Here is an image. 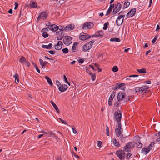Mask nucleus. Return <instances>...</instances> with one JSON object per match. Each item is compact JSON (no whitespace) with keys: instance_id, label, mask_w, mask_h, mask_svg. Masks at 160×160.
Returning a JSON list of instances; mask_svg holds the SVG:
<instances>
[{"instance_id":"7c9ffc66","label":"nucleus","mask_w":160,"mask_h":160,"mask_svg":"<svg viewBox=\"0 0 160 160\" xmlns=\"http://www.w3.org/2000/svg\"><path fill=\"white\" fill-rule=\"evenodd\" d=\"M88 74L91 77V79L92 81H94L96 79V75L95 74H93V73L92 72H88Z\"/></svg>"},{"instance_id":"c756f323","label":"nucleus","mask_w":160,"mask_h":160,"mask_svg":"<svg viewBox=\"0 0 160 160\" xmlns=\"http://www.w3.org/2000/svg\"><path fill=\"white\" fill-rule=\"evenodd\" d=\"M137 71L140 73H146L147 72L145 68H142L141 69H138Z\"/></svg>"},{"instance_id":"1a4fd4ad","label":"nucleus","mask_w":160,"mask_h":160,"mask_svg":"<svg viewBox=\"0 0 160 160\" xmlns=\"http://www.w3.org/2000/svg\"><path fill=\"white\" fill-rule=\"evenodd\" d=\"M130 135V134L127 131L125 132L124 133L121 135L120 138V140L122 142H125L126 138Z\"/></svg>"},{"instance_id":"864d4df0","label":"nucleus","mask_w":160,"mask_h":160,"mask_svg":"<svg viewBox=\"0 0 160 160\" xmlns=\"http://www.w3.org/2000/svg\"><path fill=\"white\" fill-rule=\"evenodd\" d=\"M24 64L28 67H29L30 66V63L27 60Z\"/></svg>"},{"instance_id":"603ef678","label":"nucleus","mask_w":160,"mask_h":160,"mask_svg":"<svg viewBox=\"0 0 160 160\" xmlns=\"http://www.w3.org/2000/svg\"><path fill=\"white\" fill-rule=\"evenodd\" d=\"M132 155V154L130 153H127L126 158L127 159H129L130 158V157Z\"/></svg>"},{"instance_id":"58836bf2","label":"nucleus","mask_w":160,"mask_h":160,"mask_svg":"<svg viewBox=\"0 0 160 160\" xmlns=\"http://www.w3.org/2000/svg\"><path fill=\"white\" fill-rule=\"evenodd\" d=\"M42 32V35L44 38H47L48 37L49 35L46 32Z\"/></svg>"},{"instance_id":"412c9836","label":"nucleus","mask_w":160,"mask_h":160,"mask_svg":"<svg viewBox=\"0 0 160 160\" xmlns=\"http://www.w3.org/2000/svg\"><path fill=\"white\" fill-rule=\"evenodd\" d=\"M52 46V43H49L48 45H42V47L43 48H45L47 49H51Z\"/></svg>"},{"instance_id":"423d86ee","label":"nucleus","mask_w":160,"mask_h":160,"mask_svg":"<svg viewBox=\"0 0 160 160\" xmlns=\"http://www.w3.org/2000/svg\"><path fill=\"white\" fill-rule=\"evenodd\" d=\"M91 35H88L87 33H82L80 34L79 37V38L82 40L84 41L91 38Z\"/></svg>"},{"instance_id":"bb28decb","label":"nucleus","mask_w":160,"mask_h":160,"mask_svg":"<svg viewBox=\"0 0 160 160\" xmlns=\"http://www.w3.org/2000/svg\"><path fill=\"white\" fill-rule=\"evenodd\" d=\"M58 37L57 40H62L64 36L63 32H61L59 34H58Z\"/></svg>"},{"instance_id":"cd10ccee","label":"nucleus","mask_w":160,"mask_h":160,"mask_svg":"<svg viewBox=\"0 0 160 160\" xmlns=\"http://www.w3.org/2000/svg\"><path fill=\"white\" fill-rule=\"evenodd\" d=\"M110 41L111 42H119L121 41L120 38H112L110 39Z\"/></svg>"},{"instance_id":"4c0bfd02","label":"nucleus","mask_w":160,"mask_h":160,"mask_svg":"<svg viewBox=\"0 0 160 160\" xmlns=\"http://www.w3.org/2000/svg\"><path fill=\"white\" fill-rule=\"evenodd\" d=\"M109 25V23L107 22L105 23L104 25V27L103 28V29L104 30H106L107 29L108 26Z\"/></svg>"},{"instance_id":"6e6d98bb","label":"nucleus","mask_w":160,"mask_h":160,"mask_svg":"<svg viewBox=\"0 0 160 160\" xmlns=\"http://www.w3.org/2000/svg\"><path fill=\"white\" fill-rule=\"evenodd\" d=\"M120 101H119L118 100V99L117 101H116V102L114 103V105L116 107H118L119 106V102H118Z\"/></svg>"},{"instance_id":"72a5a7b5","label":"nucleus","mask_w":160,"mask_h":160,"mask_svg":"<svg viewBox=\"0 0 160 160\" xmlns=\"http://www.w3.org/2000/svg\"><path fill=\"white\" fill-rule=\"evenodd\" d=\"M130 3L129 2L127 1L125 2L123 5V8H125L129 6L130 5Z\"/></svg>"},{"instance_id":"13d9d810","label":"nucleus","mask_w":160,"mask_h":160,"mask_svg":"<svg viewBox=\"0 0 160 160\" xmlns=\"http://www.w3.org/2000/svg\"><path fill=\"white\" fill-rule=\"evenodd\" d=\"M72 131H73V132L75 134H76L77 132V130H76V129L75 128H74V127H73L72 126Z\"/></svg>"},{"instance_id":"e433bc0d","label":"nucleus","mask_w":160,"mask_h":160,"mask_svg":"<svg viewBox=\"0 0 160 160\" xmlns=\"http://www.w3.org/2000/svg\"><path fill=\"white\" fill-rule=\"evenodd\" d=\"M82 28L84 30H86L88 29V26L87 24V22L83 24Z\"/></svg>"},{"instance_id":"c03bdc74","label":"nucleus","mask_w":160,"mask_h":160,"mask_svg":"<svg viewBox=\"0 0 160 160\" xmlns=\"http://www.w3.org/2000/svg\"><path fill=\"white\" fill-rule=\"evenodd\" d=\"M87 24L88 26V28H91L93 26V24L92 23L88 22H87Z\"/></svg>"},{"instance_id":"20e7f679","label":"nucleus","mask_w":160,"mask_h":160,"mask_svg":"<svg viewBox=\"0 0 160 160\" xmlns=\"http://www.w3.org/2000/svg\"><path fill=\"white\" fill-rule=\"evenodd\" d=\"M114 115L117 122H121L122 118V112L121 111L118 110L117 111H115L114 112Z\"/></svg>"},{"instance_id":"6ab92c4d","label":"nucleus","mask_w":160,"mask_h":160,"mask_svg":"<svg viewBox=\"0 0 160 160\" xmlns=\"http://www.w3.org/2000/svg\"><path fill=\"white\" fill-rule=\"evenodd\" d=\"M50 102L52 104V105L53 107L55 109L56 112L58 113H60V111H59V110L58 109V106H57V105L55 103H54L52 101H51Z\"/></svg>"},{"instance_id":"37998d69","label":"nucleus","mask_w":160,"mask_h":160,"mask_svg":"<svg viewBox=\"0 0 160 160\" xmlns=\"http://www.w3.org/2000/svg\"><path fill=\"white\" fill-rule=\"evenodd\" d=\"M119 11V10H118V9L114 8L113 9V11L112 12V14L113 15L116 14V13H118Z\"/></svg>"},{"instance_id":"c85d7f7f","label":"nucleus","mask_w":160,"mask_h":160,"mask_svg":"<svg viewBox=\"0 0 160 160\" xmlns=\"http://www.w3.org/2000/svg\"><path fill=\"white\" fill-rule=\"evenodd\" d=\"M121 4L119 2H118L115 5V8L118 10H120L121 9Z\"/></svg>"},{"instance_id":"2f4dec72","label":"nucleus","mask_w":160,"mask_h":160,"mask_svg":"<svg viewBox=\"0 0 160 160\" xmlns=\"http://www.w3.org/2000/svg\"><path fill=\"white\" fill-rule=\"evenodd\" d=\"M39 61L42 68H45V64L44 63V61L41 58L39 59Z\"/></svg>"},{"instance_id":"aec40b11","label":"nucleus","mask_w":160,"mask_h":160,"mask_svg":"<svg viewBox=\"0 0 160 160\" xmlns=\"http://www.w3.org/2000/svg\"><path fill=\"white\" fill-rule=\"evenodd\" d=\"M149 151L150 150L147 147H146L143 148L141 150V152L144 154H148Z\"/></svg>"},{"instance_id":"f3484780","label":"nucleus","mask_w":160,"mask_h":160,"mask_svg":"<svg viewBox=\"0 0 160 160\" xmlns=\"http://www.w3.org/2000/svg\"><path fill=\"white\" fill-rule=\"evenodd\" d=\"M115 131L116 136L118 137H119L120 135H121V134L122 132V129L116 128L115 129Z\"/></svg>"},{"instance_id":"f704fd0d","label":"nucleus","mask_w":160,"mask_h":160,"mask_svg":"<svg viewBox=\"0 0 160 160\" xmlns=\"http://www.w3.org/2000/svg\"><path fill=\"white\" fill-rule=\"evenodd\" d=\"M96 33H97L98 34L97 35H98V37H99L100 38L101 37V36L103 35L102 34L103 33V31L102 30L98 31Z\"/></svg>"},{"instance_id":"0e129e2a","label":"nucleus","mask_w":160,"mask_h":160,"mask_svg":"<svg viewBox=\"0 0 160 160\" xmlns=\"http://www.w3.org/2000/svg\"><path fill=\"white\" fill-rule=\"evenodd\" d=\"M48 29L47 28H44L42 29L41 31V32H48Z\"/></svg>"},{"instance_id":"8fccbe9b","label":"nucleus","mask_w":160,"mask_h":160,"mask_svg":"<svg viewBox=\"0 0 160 160\" xmlns=\"http://www.w3.org/2000/svg\"><path fill=\"white\" fill-rule=\"evenodd\" d=\"M158 37V36L156 35L155 38L152 39V44H153L155 43V42H156V41L157 40V38Z\"/></svg>"},{"instance_id":"9b49d317","label":"nucleus","mask_w":160,"mask_h":160,"mask_svg":"<svg viewBox=\"0 0 160 160\" xmlns=\"http://www.w3.org/2000/svg\"><path fill=\"white\" fill-rule=\"evenodd\" d=\"M118 89H120L122 90L125 91L126 88L125 84L124 83L119 84L118 83H116Z\"/></svg>"},{"instance_id":"052dcab7","label":"nucleus","mask_w":160,"mask_h":160,"mask_svg":"<svg viewBox=\"0 0 160 160\" xmlns=\"http://www.w3.org/2000/svg\"><path fill=\"white\" fill-rule=\"evenodd\" d=\"M112 89L114 90H116L117 89H118L117 84H116L115 86L112 87Z\"/></svg>"},{"instance_id":"4468645a","label":"nucleus","mask_w":160,"mask_h":160,"mask_svg":"<svg viewBox=\"0 0 160 160\" xmlns=\"http://www.w3.org/2000/svg\"><path fill=\"white\" fill-rule=\"evenodd\" d=\"M68 88V87L66 84H63L58 87L59 90L61 92H63L65 91Z\"/></svg>"},{"instance_id":"5fc2aeb1","label":"nucleus","mask_w":160,"mask_h":160,"mask_svg":"<svg viewBox=\"0 0 160 160\" xmlns=\"http://www.w3.org/2000/svg\"><path fill=\"white\" fill-rule=\"evenodd\" d=\"M72 51L73 52H76L77 51L75 46H73L72 48Z\"/></svg>"},{"instance_id":"6e6552de","label":"nucleus","mask_w":160,"mask_h":160,"mask_svg":"<svg viewBox=\"0 0 160 160\" xmlns=\"http://www.w3.org/2000/svg\"><path fill=\"white\" fill-rule=\"evenodd\" d=\"M124 17L125 15H120L118 17L116 21V24L118 26H120L122 24L123 19H122V18Z\"/></svg>"},{"instance_id":"4be33fe9","label":"nucleus","mask_w":160,"mask_h":160,"mask_svg":"<svg viewBox=\"0 0 160 160\" xmlns=\"http://www.w3.org/2000/svg\"><path fill=\"white\" fill-rule=\"evenodd\" d=\"M26 58L23 56H21L19 59V62L22 64H24V63L27 61Z\"/></svg>"},{"instance_id":"79ce46f5","label":"nucleus","mask_w":160,"mask_h":160,"mask_svg":"<svg viewBox=\"0 0 160 160\" xmlns=\"http://www.w3.org/2000/svg\"><path fill=\"white\" fill-rule=\"evenodd\" d=\"M62 50L64 54L68 53V49L67 48H63Z\"/></svg>"},{"instance_id":"b1692460","label":"nucleus","mask_w":160,"mask_h":160,"mask_svg":"<svg viewBox=\"0 0 160 160\" xmlns=\"http://www.w3.org/2000/svg\"><path fill=\"white\" fill-rule=\"evenodd\" d=\"M15 78V82L16 83L18 84L19 83V80L18 78L19 75L17 73H15L13 76Z\"/></svg>"},{"instance_id":"4d7b16f0","label":"nucleus","mask_w":160,"mask_h":160,"mask_svg":"<svg viewBox=\"0 0 160 160\" xmlns=\"http://www.w3.org/2000/svg\"><path fill=\"white\" fill-rule=\"evenodd\" d=\"M113 144L114 145L116 146L120 147V146L118 142H114Z\"/></svg>"},{"instance_id":"a18cd8bd","label":"nucleus","mask_w":160,"mask_h":160,"mask_svg":"<svg viewBox=\"0 0 160 160\" xmlns=\"http://www.w3.org/2000/svg\"><path fill=\"white\" fill-rule=\"evenodd\" d=\"M106 133L108 136L109 135V128L107 125L106 126Z\"/></svg>"},{"instance_id":"e2e57ef3","label":"nucleus","mask_w":160,"mask_h":160,"mask_svg":"<svg viewBox=\"0 0 160 160\" xmlns=\"http://www.w3.org/2000/svg\"><path fill=\"white\" fill-rule=\"evenodd\" d=\"M102 143V142L100 141H98L97 144V145L99 147H101V145Z\"/></svg>"},{"instance_id":"a878e982","label":"nucleus","mask_w":160,"mask_h":160,"mask_svg":"<svg viewBox=\"0 0 160 160\" xmlns=\"http://www.w3.org/2000/svg\"><path fill=\"white\" fill-rule=\"evenodd\" d=\"M30 5L32 8H36L37 7V3L32 1L30 2Z\"/></svg>"},{"instance_id":"7ed1b4c3","label":"nucleus","mask_w":160,"mask_h":160,"mask_svg":"<svg viewBox=\"0 0 160 160\" xmlns=\"http://www.w3.org/2000/svg\"><path fill=\"white\" fill-rule=\"evenodd\" d=\"M116 154L121 160H123L125 159V153L124 150L117 151Z\"/></svg>"},{"instance_id":"bf43d9fd","label":"nucleus","mask_w":160,"mask_h":160,"mask_svg":"<svg viewBox=\"0 0 160 160\" xmlns=\"http://www.w3.org/2000/svg\"><path fill=\"white\" fill-rule=\"evenodd\" d=\"M34 67L35 68L37 72L38 73H40V70L38 68V66L37 65H35V66Z\"/></svg>"},{"instance_id":"5701e85b","label":"nucleus","mask_w":160,"mask_h":160,"mask_svg":"<svg viewBox=\"0 0 160 160\" xmlns=\"http://www.w3.org/2000/svg\"><path fill=\"white\" fill-rule=\"evenodd\" d=\"M58 29L59 30V31L56 32V35L57 36L58 35V34H59L61 32H62V31H63L64 30L63 26L60 25L58 26Z\"/></svg>"},{"instance_id":"a211bd4d","label":"nucleus","mask_w":160,"mask_h":160,"mask_svg":"<svg viewBox=\"0 0 160 160\" xmlns=\"http://www.w3.org/2000/svg\"><path fill=\"white\" fill-rule=\"evenodd\" d=\"M95 42V41L94 40H92L90 42H89L88 43H87L86 44V46H87L88 49L89 50L92 47V45Z\"/></svg>"},{"instance_id":"69168bd1","label":"nucleus","mask_w":160,"mask_h":160,"mask_svg":"<svg viewBox=\"0 0 160 160\" xmlns=\"http://www.w3.org/2000/svg\"><path fill=\"white\" fill-rule=\"evenodd\" d=\"M63 78H64V81L65 82H68V79H67V77H66V76L65 75H63Z\"/></svg>"},{"instance_id":"473e14b6","label":"nucleus","mask_w":160,"mask_h":160,"mask_svg":"<svg viewBox=\"0 0 160 160\" xmlns=\"http://www.w3.org/2000/svg\"><path fill=\"white\" fill-rule=\"evenodd\" d=\"M140 88L141 91V93H142V92L149 88V87L148 86H144Z\"/></svg>"},{"instance_id":"f257e3e1","label":"nucleus","mask_w":160,"mask_h":160,"mask_svg":"<svg viewBox=\"0 0 160 160\" xmlns=\"http://www.w3.org/2000/svg\"><path fill=\"white\" fill-rule=\"evenodd\" d=\"M135 143L133 142H130L126 144L124 147V150L127 152L131 151V149L132 148H134Z\"/></svg>"},{"instance_id":"dca6fc26","label":"nucleus","mask_w":160,"mask_h":160,"mask_svg":"<svg viewBox=\"0 0 160 160\" xmlns=\"http://www.w3.org/2000/svg\"><path fill=\"white\" fill-rule=\"evenodd\" d=\"M74 28V27L72 24H69L67 26L64 28V30L67 31H71L73 30Z\"/></svg>"},{"instance_id":"a19ab883","label":"nucleus","mask_w":160,"mask_h":160,"mask_svg":"<svg viewBox=\"0 0 160 160\" xmlns=\"http://www.w3.org/2000/svg\"><path fill=\"white\" fill-rule=\"evenodd\" d=\"M135 143L137 145V147L138 148H141L142 146V144L140 142H136Z\"/></svg>"},{"instance_id":"f8f14e48","label":"nucleus","mask_w":160,"mask_h":160,"mask_svg":"<svg viewBox=\"0 0 160 160\" xmlns=\"http://www.w3.org/2000/svg\"><path fill=\"white\" fill-rule=\"evenodd\" d=\"M125 97V93H123L121 92H119L118 95V100L119 101H122Z\"/></svg>"},{"instance_id":"393cba45","label":"nucleus","mask_w":160,"mask_h":160,"mask_svg":"<svg viewBox=\"0 0 160 160\" xmlns=\"http://www.w3.org/2000/svg\"><path fill=\"white\" fill-rule=\"evenodd\" d=\"M45 78L47 80V82L49 84L52 86H53V83L51 80V79L48 76H46Z\"/></svg>"},{"instance_id":"ddd939ff","label":"nucleus","mask_w":160,"mask_h":160,"mask_svg":"<svg viewBox=\"0 0 160 160\" xmlns=\"http://www.w3.org/2000/svg\"><path fill=\"white\" fill-rule=\"evenodd\" d=\"M115 96V92H113L112 94H111L109 99L108 104L109 106L112 105L113 99Z\"/></svg>"},{"instance_id":"3c124183","label":"nucleus","mask_w":160,"mask_h":160,"mask_svg":"<svg viewBox=\"0 0 160 160\" xmlns=\"http://www.w3.org/2000/svg\"><path fill=\"white\" fill-rule=\"evenodd\" d=\"M121 122H118L117 125L118 126V128H117L119 129H122V125Z\"/></svg>"},{"instance_id":"0eeeda50","label":"nucleus","mask_w":160,"mask_h":160,"mask_svg":"<svg viewBox=\"0 0 160 160\" xmlns=\"http://www.w3.org/2000/svg\"><path fill=\"white\" fill-rule=\"evenodd\" d=\"M136 8H134L131 9L127 14L126 16L127 18L131 17L134 16L136 13Z\"/></svg>"},{"instance_id":"09e8293b","label":"nucleus","mask_w":160,"mask_h":160,"mask_svg":"<svg viewBox=\"0 0 160 160\" xmlns=\"http://www.w3.org/2000/svg\"><path fill=\"white\" fill-rule=\"evenodd\" d=\"M112 9H111V8H109L108 9L107 12V13H106V16L109 14L112 11Z\"/></svg>"},{"instance_id":"c9c22d12","label":"nucleus","mask_w":160,"mask_h":160,"mask_svg":"<svg viewBox=\"0 0 160 160\" xmlns=\"http://www.w3.org/2000/svg\"><path fill=\"white\" fill-rule=\"evenodd\" d=\"M82 51L84 52H86L89 50L88 49V48L85 44L82 47Z\"/></svg>"},{"instance_id":"49530a36","label":"nucleus","mask_w":160,"mask_h":160,"mask_svg":"<svg viewBox=\"0 0 160 160\" xmlns=\"http://www.w3.org/2000/svg\"><path fill=\"white\" fill-rule=\"evenodd\" d=\"M141 91V88L136 87L135 88V92H139Z\"/></svg>"},{"instance_id":"680f3d73","label":"nucleus","mask_w":160,"mask_h":160,"mask_svg":"<svg viewBox=\"0 0 160 160\" xmlns=\"http://www.w3.org/2000/svg\"><path fill=\"white\" fill-rule=\"evenodd\" d=\"M147 148H148V149H149L150 151L151 150L152 148V144H150L149 146H148Z\"/></svg>"},{"instance_id":"9d476101","label":"nucleus","mask_w":160,"mask_h":160,"mask_svg":"<svg viewBox=\"0 0 160 160\" xmlns=\"http://www.w3.org/2000/svg\"><path fill=\"white\" fill-rule=\"evenodd\" d=\"M63 44L62 42L60 41H59L57 42V43L55 45V48L56 50H60L62 48Z\"/></svg>"},{"instance_id":"2eb2a0df","label":"nucleus","mask_w":160,"mask_h":160,"mask_svg":"<svg viewBox=\"0 0 160 160\" xmlns=\"http://www.w3.org/2000/svg\"><path fill=\"white\" fill-rule=\"evenodd\" d=\"M48 28L50 30L54 32H56L58 30V26L54 24L52 25L51 27H48Z\"/></svg>"},{"instance_id":"338daca9","label":"nucleus","mask_w":160,"mask_h":160,"mask_svg":"<svg viewBox=\"0 0 160 160\" xmlns=\"http://www.w3.org/2000/svg\"><path fill=\"white\" fill-rule=\"evenodd\" d=\"M78 62L81 64L82 63L84 62V60L82 59H80L78 60Z\"/></svg>"},{"instance_id":"774afa93","label":"nucleus","mask_w":160,"mask_h":160,"mask_svg":"<svg viewBox=\"0 0 160 160\" xmlns=\"http://www.w3.org/2000/svg\"><path fill=\"white\" fill-rule=\"evenodd\" d=\"M60 121L63 124H67V123L65 121L63 120L62 119L59 118Z\"/></svg>"},{"instance_id":"f03ea898","label":"nucleus","mask_w":160,"mask_h":160,"mask_svg":"<svg viewBox=\"0 0 160 160\" xmlns=\"http://www.w3.org/2000/svg\"><path fill=\"white\" fill-rule=\"evenodd\" d=\"M63 41L65 45L68 46L72 43V38L69 36H66L64 37Z\"/></svg>"},{"instance_id":"de8ad7c7","label":"nucleus","mask_w":160,"mask_h":160,"mask_svg":"<svg viewBox=\"0 0 160 160\" xmlns=\"http://www.w3.org/2000/svg\"><path fill=\"white\" fill-rule=\"evenodd\" d=\"M140 137L138 136H135V141L136 142H141L140 141Z\"/></svg>"},{"instance_id":"ea45409f","label":"nucleus","mask_w":160,"mask_h":160,"mask_svg":"<svg viewBox=\"0 0 160 160\" xmlns=\"http://www.w3.org/2000/svg\"><path fill=\"white\" fill-rule=\"evenodd\" d=\"M118 68L117 66H115L112 68V70L114 72H116L118 71Z\"/></svg>"},{"instance_id":"39448f33","label":"nucleus","mask_w":160,"mask_h":160,"mask_svg":"<svg viewBox=\"0 0 160 160\" xmlns=\"http://www.w3.org/2000/svg\"><path fill=\"white\" fill-rule=\"evenodd\" d=\"M47 18V15L45 12H42L39 13V15L38 17L37 22L38 21L41 19L46 20Z\"/></svg>"}]
</instances>
